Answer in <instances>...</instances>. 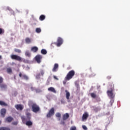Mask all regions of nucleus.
<instances>
[{
	"label": "nucleus",
	"mask_w": 130,
	"mask_h": 130,
	"mask_svg": "<svg viewBox=\"0 0 130 130\" xmlns=\"http://www.w3.org/2000/svg\"><path fill=\"white\" fill-rule=\"evenodd\" d=\"M26 117L25 116H21V119L23 123H25L27 126H31L33 125V122L31 121V114L29 112L25 113Z\"/></svg>",
	"instance_id": "1"
},
{
	"label": "nucleus",
	"mask_w": 130,
	"mask_h": 130,
	"mask_svg": "<svg viewBox=\"0 0 130 130\" xmlns=\"http://www.w3.org/2000/svg\"><path fill=\"white\" fill-rule=\"evenodd\" d=\"M28 106H31L32 111L35 113H37L40 111V107L37 103L33 102L32 101H29L28 103Z\"/></svg>",
	"instance_id": "2"
},
{
	"label": "nucleus",
	"mask_w": 130,
	"mask_h": 130,
	"mask_svg": "<svg viewBox=\"0 0 130 130\" xmlns=\"http://www.w3.org/2000/svg\"><path fill=\"white\" fill-rule=\"evenodd\" d=\"M111 89L110 90H108L107 91L108 96H109L110 99H113L114 98V94H113V89L114 88V84L113 83H111L110 85Z\"/></svg>",
	"instance_id": "3"
},
{
	"label": "nucleus",
	"mask_w": 130,
	"mask_h": 130,
	"mask_svg": "<svg viewBox=\"0 0 130 130\" xmlns=\"http://www.w3.org/2000/svg\"><path fill=\"white\" fill-rule=\"evenodd\" d=\"M75 71L71 70L67 74L66 77H65V80L66 81H70L71 79H73L74 76H75Z\"/></svg>",
	"instance_id": "4"
},
{
	"label": "nucleus",
	"mask_w": 130,
	"mask_h": 130,
	"mask_svg": "<svg viewBox=\"0 0 130 130\" xmlns=\"http://www.w3.org/2000/svg\"><path fill=\"white\" fill-rule=\"evenodd\" d=\"M11 59H13L15 60H17V61H19L20 62L23 61V58L21 57V56L18 55L12 54L10 56Z\"/></svg>",
	"instance_id": "5"
},
{
	"label": "nucleus",
	"mask_w": 130,
	"mask_h": 130,
	"mask_svg": "<svg viewBox=\"0 0 130 130\" xmlns=\"http://www.w3.org/2000/svg\"><path fill=\"white\" fill-rule=\"evenodd\" d=\"M53 115H54V108H51L47 114L46 117L49 118L51 116H53Z\"/></svg>",
	"instance_id": "6"
},
{
	"label": "nucleus",
	"mask_w": 130,
	"mask_h": 130,
	"mask_svg": "<svg viewBox=\"0 0 130 130\" xmlns=\"http://www.w3.org/2000/svg\"><path fill=\"white\" fill-rule=\"evenodd\" d=\"M63 42V40L60 37H58L57 40V43H56L55 44L58 47H59V46L62 44Z\"/></svg>",
	"instance_id": "7"
},
{
	"label": "nucleus",
	"mask_w": 130,
	"mask_h": 130,
	"mask_svg": "<svg viewBox=\"0 0 130 130\" xmlns=\"http://www.w3.org/2000/svg\"><path fill=\"white\" fill-rule=\"evenodd\" d=\"M35 59L38 63H40L41 62V59H42V55H37L35 57Z\"/></svg>",
	"instance_id": "8"
},
{
	"label": "nucleus",
	"mask_w": 130,
	"mask_h": 130,
	"mask_svg": "<svg viewBox=\"0 0 130 130\" xmlns=\"http://www.w3.org/2000/svg\"><path fill=\"white\" fill-rule=\"evenodd\" d=\"M15 108L17 110H19L20 111H22L23 109H24V106L21 105V104H18L15 106Z\"/></svg>",
	"instance_id": "9"
},
{
	"label": "nucleus",
	"mask_w": 130,
	"mask_h": 130,
	"mask_svg": "<svg viewBox=\"0 0 130 130\" xmlns=\"http://www.w3.org/2000/svg\"><path fill=\"white\" fill-rule=\"evenodd\" d=\"M88 117H89V114L87 112H85L82 115V120H87Z\"/></svg>",
	"instance_id": "10"
},
{
	"label": "nucleus",
	"mask_w": 130,
	"mask_h": 130,
	"mask_svg": "<svg viewBox=\"0 0 130 130\" xmlns=\"http://www.w3.org/2000/svg\"><path fill=\"white\" fill-rule=\"evenodd\" d=\"M69 117H70V115L69 114V113H66L63 115L62 119L63 120H67V119H68Z\"/></svg>",
	"instance_id": "11"
},
{
	"label": "nucleus",
	"mask_w": 130,
	"mask_h": 130,
	"mask_svg": "<svg viewBox=\"0 0 130 130\" xmlns=\"http://www.w3.org/2000/svg\"><path fill=\"white\" fill-rule=\"evenodd\" d=\"M57 69H58V64L55 63L54 67L52 69V72H55L57 71Z\"/></svg>",
	"instance_id": "12"
},
{
	"label": "nucleus",
	"mask_w": 130,
	"mask_h": 130,
	"mask_svg": "<svg viewBox=\"0 0 130 130\" xmlns=\"http://www.w3.org/2000/svg\"><path fill=\"white\" fill-rule=\"evenodd\" d=\"M7 112V110L6 109H2L1 110V115L3 117H5V115Z\"/></svg>",
	"instance_id": "13"
},
{
	"label": "nucleus",
	"mask_w": 130,
	"mask_h": 130,
	"mask_svg": "<svg viewBox=\"0 0 130 130\" xmlns=\"http://www.w3.org/2000/svg\"><path fill=\"white\" fill-rule=\"evenodd\" d=\"M13 120L14 118L13 117L9 116L6 118V121H7V122H12V121H13Z\"/></svg>",
	"instance_id": "14"
},
{
	"label": "nucleus",
	"mask_w": 130,
	"mask_h": 130,
	"mask_svg": "<svg viewBox=\"0 0 130 130\" xmlns=\"http://www.w3.org/2000/svg\"><path fill=\"white\" fill-rule=\"evenodd\" d=\"M0 88L4 90L5 89H7V86L6 85V84H4V83H1L0 84Z\"/></svg>",
	"instance_id": "15"
},
{
	"label": "nucleus",
	"mask_w": 130,
	"mask_h": 130,
	"mask_svg": "<svg viewBox=\"0 0 130 130\" xmlns=\"http://www.w3.org/2000/svg\"><path fill=\"white\" fill-rule=\"evenodd\" d=\"M31 51L33 52H37V51H38V47L36 46L32 47L31 48Z\"/></svg>",
	"instance_id": "16"
},
{
	"label": "nucleus",
	"mask_w": 130,
	"mask_h": 130,
	"mask_svg": "<svg viewBox=\"0 0 130 130\" xmlns=\"http://www.w3.org/2000/svg\"><path fill=\"white\" fill-rule=\"evenodd\" d=\"M65 92L66 93V99H67V100H69L71 94L70 93V92H69L67 90H66Z\"/></svg>",
	"instance_id": "17"
},
{
	"label": "nucleus",
	"mask_w": 130,
	"mask_h": 130,
	"mask_svg": "<svg viewBox=\"0 0 130 130\" xmlns=\"http://www.w3.org/2000/svg\"><path fill=\"white\" fill-rule=\"evenodd\" d=\"M25 41L26 43H27V44L31 43V42L32 41L31 39H30L29 38H26Z\"/></svg>",
	"instance_id": "18"
},
{
	"label": "nucleus",
	"mask_w": 130,
	"mask_h": 130,
	"mask_svg": "<svg viewBox=\"0 0 130 130\" xmlns=\"http://www.w3.org/2000/svg\"><path fill=\"white\" fill-rule=\"evenodd\" d=\"M48 91H50V92H53V93H56V91L54 89V88L51 87L48 89Z\"/></svg>",
	"instance_id": "19"
},
{
	"label": "nucleus",
	"mask_w": 130,
	"mask_h": 130,
	"mask_svg": "<svg viewBox=\"0 0 130 130\" xmlns=\"http://www.w3.org/2000/svg\"><path fill=\"white\" fill-rule=\"evenodd\" d=\"M90 96L91 98H93V99H96L97 98V95H96V93L92 92L90 93Z\"/></svg>",
	"instance_id": "20"
},
{
	"label": "nucleus",
	"mask_w": 130,
	"mask_h": 130,
	"mask_svg": "<svg viewBox=\"0 0 130 130\" xmlns=\"http://www.w3.org/2000/svg\"><path fill=\"white\" fill-rule=\"evenodd\" d=\"M0 105H1V106H8V104L4 101H0Z\"/></svg>",
	"instance_id": "21"
},
{
	"label": "nucleus",
	"mask_w": 130,
	"mask_h": 130,
	"mask_svg": "<svg viewBox=\"0 0 130 130\" xmlns=\"http://www.w3.org/2000/svg\"><path fill=\"white\" fill-rule=\"evenodd\" d=\"M45 15H41L40 16V21H44V20H45Z\"/></svg>",
	"instance_id": "22"
},
{
	"label": "nucleus",
	"mask_w": 130,
	"mask_h": 130,
	"mask_svg": "<svg viewBox=\"0 0 130 130\" xmlns=\"http://www.w3.org/2000/svg\"><path fill=\"white\" fill-rule=\"evenodd\" d=\"M7 72L8 74H12V73H13V70H12V68H7Z\"/></svg>",
	"instance_id": "23"
},
{
	"label": "nucleus",
	"mask_w": 130,
	"mask_h": 130,
	"mask_svg": "<svg viewBox=\"0 0 130 130\" xmlns=\"http://www.w3.org/2000/svg\"><path fill=\"white\" fill-rule=\"evenodd\" d=\"M41 52L42 53V54H44L45 55L47 53V51H46V50L43 49L41 50Z\"/></svg>",
	"instance_id": "24"
},
{
	"label": "nucleus",
	"mask_w": 130,
	"mask_h": 130,
	"mask_svg": "<svg viewBox=\"0 0 130 130\" xmlns=\"http://www.w3.org/2000/svg\"><path fill=\"white\" fill-rule=\"evenodd\" d=\"M25 55L28 56V57H30L31 56V53L29 52V51H26L25 53Z\"/></svg>",
	"instance_id": "25"
},
{
	"label": "nucleus",
	"mask_w": 130,
	"mask_h": 130,
	"mask_svg": "<svg viewBox=\"0 0 130 130\" xmlns=\"http://www.w3.org/2000/svg\"><path fill=\"white\" fill-rule=\"evenodd\" d=\"M22 77H23V79H24V80H26V81H28L29 80V77H28V76H27V75L25 74L22 75Z\"/></svg>",
	"instance_id": "26"
},
{
	"label": "nucleus",
	"mask_w": 130,
	"mask_h": 130,
	"mask_svg": "<svg viewBox=\"0 0 130 130\" xmlns=\"http://www.w3.org/2000/svg\"><path fill=\"white\" fill-rule=\"evenodd\" d=\"M0 130H11V129L7 127H0Z\"/></svg>",
	"instance_id": "27"
},
{
	"label": "nucleus",
	"mask_w": 130,
	"mask_h": 130,
	"mask_svg": "<svg viewBox=\"0 0 130 130\" xmlns=\"http://www.w3.org/2000/svg\"><path fill=\"white\" fill-rule=\"evenodd\" d=\"M14 51L15 52H17V53H21V52H22L20 49L17 48L14 49Z\"/></svg>",
	"instance_id": "28"
},
{
	"label": "nucleus",
	"mask_w": 130,
	"mask_h": 130,
	"mask_svg": "<svg viewBox=\"0 0 130 130\" xmlns=\"http://www.w3.org/2000/svg\"><path fill=\"white\" fill-rule=\"evenodd\" d=\"M55 116L56 117H59V118H60L61 117V114H60V113H56L55 114Z\"/></svg>",
	"instance_id": "29"
},
{
	"label": "nucleus",
	"mask_w": 130,
	"mask_h": 130,
	"mask_svg": "<svg viewBox=\"0 0 130 130\" xmlns=\"http://www.w3.org/2000/svg\"><path fill=\"white\" fill-rule=\"evenodd\" d=\"M36 32L37 33H40L41 32V28H37L36 29Z\"/></svg>",
	"instance_id": "30"
},
{
	"label": "nucleus",
	"mask_w": 130,
	"mask_h": 130,
	"mask_svg": "<svg viewBox=\"0 0 130 130\" xmlns=\"http://www.w3.org/2000/svg\"><path fill=\"white\" fill-rule=\"evenodd\" d=\"M5 33V29L0 28V35Z\"/></svg>",
	"instance_id": "31"
},
{
	"label": "nucleus",
	"mask_w": 130,
	"mask_h": 130,
	"mask_svg": "<svg viewBox=\"0 0 130 130\" xmlns=\"http://www.w3.org/2000/svg\"><path fill=\"white\" fill-rule=\"evenodd\" d=\"M77 127L75 126H73L70 128V130H76Z\"/></svg>",
	"instance_id": "32"
},
{
	"label": "nucleus",
	"mask_w": 130,
	"mask_h": 130,
	"mask_svg": "<svg viewBox=\"0 0 130 130\" xmlns=\"http://www.w3.org/2000/svg\"><path fill=\"white\" fill-rule=\"evenodd\" d=\"M36 79H40V73H39L36 75Z\"/></svg>",
	"instance_id": "33"
},
{
	"label": "nucleus",
	"mask_w": 130,
	"mask_h": 130,
	"mask_svg": "<svg viewBox=\"0 0 130 130\" xmlns=\"http://www.w3.org/2000/svg\"><path fill=\"white\" fill-rule=\"evenodd\" d=\"M60 123V124H62L63 125H64V124H66V122H64V121H63V120H61Z\"/></svg>",
	"instance_id": "34"
},
{
	"label": "nucleus",
	"mask_w": 130,
	"mask_h": 130,
	"mask_svg": "<svg viewBox=\"0 0 130 130\" xmlns=\"http://www.w3.org/2000/svg\"><path fill=\"white\" fill-rule=\"evenodd\" d=\"M4 82V79L2 78V77H0V84H2Z\"/></svg>",
	"instance_id": "35"
},
{
	"label": "nucleus",
	"mask_w": 130,
	"mask_h": 130,
	"mask_svg": "<svg viewBox=\"0 0 130 130\" xmlns=\"http://www.w3.org/2000/svg\"><path fill=\"white\" fill-rule=\"evenodd\" d=\"M12 124L13 125H17V124H18V122L17 121L13 122H12Z\"/></svg>",
	"instance_id": "36"
},
{
	"label": "nucleus",
	"mask_w": 130,
	"mask_h": 130,
	"mask_svg": "<svg viewBox=\"0 0 130 130\" xmlns=\"http://www.w3.org/2000/svg\"><path fill=\"white\" fill-rule=\"evenodd\" d=\"M82 128H83V129H85V130L88 129V128H87V126H86L85 125H82Z\"/></svg>",
	"instance_id": "37"
},
{
	"label": "nucleus",
	"mask_w": 130,
	"mask_h": 130,
	"mask_svg": "<svg viewBox=\"0 0 130 130\" xmlns=\"http://www.w3.org/2000/svg\"><path fill=\"white\" fill-rule=\"evenodd\" d=\"M41 75L42 76H43V75H44V71L43 70L41 71Z\"/></svg>",
	"instance_id": "38"
},
{
	"label": "nucleus",
	"mask_w": 130,
	"mask_h": 130,
	"mask_svg": "<svg viewBox=\"0 0 130 130\" xmlns=\"http://www.w3.org/2000/svg\"><path fill=\"white\" fill-rule=\"evenodd\" d=\"M75 85L76 86L77 88H79V87H80V85L77 82L75 83Z\"/></svg>",
	"instance_id": "39"
},
{
	"label": "nucleus",
	"mask_w": 130,
	"mask_h": 130,
	"mask_svg": "<svg viewBox=\"0 0 130 130\" xmlns=\"http://www.w3.org/2000/svg\"><path fill=\"white\" fill-rule=\"evenodd\" d=\"M30 89H31V91H34V90H35V87L31 86Z\"/></svg>",
	"instance_id": "40"
},
{
	"label": "nucleus",
	"mask_w": 130,
	"mask_h": 130,
	"mask_svg": "<svg viewBox=\"0 0 130 130\" xmlns=\"http://www.w3.org/2000/svg\"><path fill=\"white\" fill-rule=\"evenodd\" d=\"M53 78H54V79H55V80H57V81L58 80V78H57V77L56 76H54Z\"/></svg>",
	"instance_id": "41"
},
{
	"label": "nucleus",
	"mask_w": 130,
	"mask_h": 130,
	"mask_svg": "<svg viewBox=\"0 0 130 130\" xmlns=\"http://www.w3.org/2000/svg\"><path fill=\"white\" fill-rule=\"evenodd\" d=\"M107 78L108 79V80H110V79H111V76H108Z\"/></svg>",
	"instance_id": "42"
},
{
	"label": "nucleus",
	"mask_w": 130,
	"mask_h": 130,
	"mask_svg": "<svg viewBox=\"0 0 130 130\" xmlns=\"http://www.w3.org/2000/svg\"><path fill=\"white\" fill-rule=\"evenodd\" d=\"M19 76L20 78H22V73H20L19 74Z\"/></svg>",
	"instance_id": "43"
},
{
	"label": "nucleus",
	"mask_w": 130,
	"mask_h": 130,
	"mask_svg": "<svg viewBox=\"0 0 130 130\" xmlns=\"http://www.w3.org/2000/svg\"><path fill=\"white\" fill-rule=\"evenodd\" d=\"M23 62H28V60H24Z\"/></svg>",
	"instance_id": "44"
},
{
	"label": "nucleus",
	"mask_w": 130,
	"mask_h": 130,
	"mask_svg": "<svg viewBox=\"0 0 130 130\" xmlns=\"http://www.w3.org/2000/svg\"><path fill=\"white\" fill-rule=\"evenodd\" d=\"M63 85H66V84H67V81H63Z\"/></svg>",
	"instance_id": "45"
},
{
	"label": "nucleus",
	"mask_w": 130,
	"mask_h": 130,
	"mask_svg": "<svg viewBox=\"0 0 130 130\" xmlns=\"http://www.w3.org/2000/svg\"><path fill=\"white\" fill-rule=\"evenodd\" d=\"M12 64H16V63H15V62H12Z\"/></svg>",
	"instance_id": "46"
},
{
	"label": "nucleus",
	"mask_w": 130,
	"mask_h": 130,
	"mask_svg": "<svg viewBox=\"0 0 130 130\" xmlns=\"http://www.w3.org/2000/svg\"><path fill=\"white\" fill-rule=\"evenodd\" d=\"M0 59H2V56L0 55Z\"/></svg>",
	"instance_id": "47"
},
{
	"label": "nucleus",
	"mask_w": 130,
	"mask_h": 130,
	"mask_svg": "<svg viewBox=\"0 0 130 130\" xmlns=\"http://www.w3.org/2000/svg\"><path fill=\"white\" fill-rule=\"evenodd\" d=\"M28 110H29V109H26V111H28Z\"/></svg>",
	"instance_id": "48"
},
{
	"label": "nucleus",
	"mask_w": 130,
	"mask_h": 130,
	"mask_svg": "<svg viewBox=\"0 0 130 130\" xmlns=\"http://www.w3.org/2000/svg\"><path fill=\"white\" fill-rule=\"evenodd\" d=\"M99 101H100V98H99Z\"/></svg>",
	"instance_id": "49"
},
{
	"label": "nucleus",
	"mask_w": 130,
	"mask_h": 130,
	"mask_svg": "<svg viewBox=\"0 0 130 130\" xmlns=\"http://www.w3.org/2000/svg\"><path fill=\"white\" fill-rule=\"evenodd\" d=\"M1 123H2V121H0V124H1Z\"/></svg>",
	"instance_id": "50"
}]
</instances>
